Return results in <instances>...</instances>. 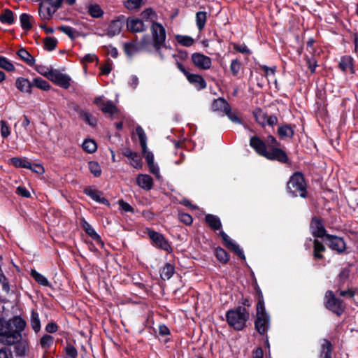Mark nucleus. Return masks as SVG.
<instances>
[{
  "instance_id": "obj_1",
  "label": "nucleus",
  "mask_w": 358,
  "mask_h": 358,
  "mask_svg": "<svg viewBox=\"0 0 358 358\" xmlns=\"http://www.w3.org/2000/svg\"><path fill=\"white\" fill-rule=\"evenodd\" d=\"M26 327V322L22 317L16 316L8 321L0 319V336L2 341L8 345H14L17 357H24L28 351V345L22 339V331Z\"/></svg>"
},
{
  "instance_id": "obj_2",
  "label": "nucleus",
  "mask_w": 358,
  "mask_h": 358,
  "mask_svg": "<svg viewBox=\"0 0 358 358\" xmlns=\"http://www.w3.org/2000/svg\"><path fill=\"white\" fill-rule=\"evenodd\" d=\"M225 316L226 321L230 327L236 331H241L247 326L250 313L246 308L238 306L227 310Z\"/></svg>"
},
{
  "instance_id": "obj_3",
  "label": "nucleus",
  "mask_w": 358,
  "mask_h": 358,
  "mask_svg": "<svg viewBox=\"0 0 358 358\" xmlns=\"http://www.w3.org/2000/svg\"><path fill=\"white\" fill-rule=\"evenodd\" d=\"M307 185L301 172H295L290 177L287 184V192L294 197L298 196L306 198L307 196Z\"/></svg>"
},
{
  "instance_id": "obj_4",
  "label": "nucleus",
  "mask_w": 358,
  "mask_h": 358,
  "mask_svg": "<svg viewBox=\"0 0 358 358\" xmlns=\"http://www.w3.org/2000/svg\"><path fill=\"white\" fill-rule=\"evenodd\" d=\"M150 30L153 40V47L162 58L163 56L161 52V49L166 46L165 41L166 35L165 28L159 22H152Z\"/></svg>"
},
{
  "instance_id": "obj_5",
  "label": "nucleus",
  "mask_w": 358,
  "mask_h": 358,
  "mask_svg": "<svg viewBox=\"0 0 358 358\" xmlns=\"http://www.w3.org/2000/svg\"><path fill=\"white\" fill-rule=\"evenodd\" d=\"M324 306L338 316H341L345 309L343 301L336 297L331 290H327L325 293Z\"/></svg>"
},
{
  "instance_id": "obj_6",
  "label": "nucleus",
  "mask_w": 358,
  "mask_h": 358,
  "mask_svg": "<svg viewBox=\"0 0 358 358\" xmlns=\"http://www.w3.org/2000/svg\"><path fill=\"white\" fill-rule=\"evenodd\" d=\"M270 327V316L266 313L265 307L262 309L256 308V318L255 320V328L257 331L264 335Z\"/></svg>"
},
{
  "instance_id": "obj_7",
  "label": "nucleus",
  "mask_w": 358,
  "mask_h": 358,
  "mask_svg": "<svg viewBox=\"0 0 358 358\" xmlns=\"http://www.w3.org/2000/svg\"><path fill=\"white\" fill-rule=\"evenodd\" d=\"M148 236L151 240L152 245L155 248L166 251L169 253L173 251V248L169 241L165 238L162 234L152 229H148Z\"/></svg>"
},
{
  "instance_id": "obj_8",
  "label": "nucleus",
  "mask_w": 358,
  "mask_h": 358,
  "mask_svg": "<svg viewBox=\"0 0 358 358\" xmlns=\"http://www.w3.org/2000/svg\"><path fill=\"white\" fill-rule=\"evenodd\" d=\"M309 228L311 234L315 238L324 237L326 238V236L328 235L322 220L317 217L315 216L311 219Z\"/></svg>"
},
{
  "instance_id": "obj_9",
  "label": "nucleus",
  "mask_w": 358,
  "mask_h": 358,
  "mask_svg": "<svg viewBox=\"0 0 358 358\" xmlns=\"http://www.w3.org/2000/svg\"><path fill=\"white\" fill-rule=\"evenodd\" d=\"M125 22L128 31L133 33H141L146 31L148 26L145 25L143 20L136 17H126Z\"/></svg>"
},
{
  "instance_id": "obj_10",
  "label": "nucleus",
  "mask_w": 358,
  "mask_h": 358,
  "mask_svg": "<svg viewBox=\"0 0 358 358\" xmlns=\"http://www.w3.org/2000/svg\"><path fill=\"white\" fill-rule=\"evenodd\" d=\"M191 57L192 63L200 69L207 70L211 67V59L203 54L194 52Z\"/></svg>"
},
{
  "instance_id": "obj_11",
  "label": "nucleus",
  "mask_w": 358,
  "mask_h": 358,
  "mask_svg": "<svg viewBox=\"0 0 358 358\" xmlns=\"http://www.w3.org/2000/svg\"><path fill=\"white\" fill-rule=\"evenodd\" d=\"M49 80L64 89H68L70 87L71 78L56 69H54L52 73L50 74Z\"/></svg>"
},
{
  "instance_id": "obj_12",
  "label": "nucleus",
  "mask_w": 358,
  "mask_h": 358,
  "mask_svg": "<svg viewBox=\"0 0 358 358\" xmlns=\"http://www.w3.org/2000/svg\"><path fill=\"white\" fill-rule=\"evenodd\" d=\"M325 240L328 242L329 247L338 253H343L345 250L346 244L342 238L329 234L326 236Z\"/></svg>"
},
{
  "instance_id": "obj_13",
  "label": "nucleus",
  "mask_w": 358,
  "mask_h": 358,
  "mask_svg": "<svg viewBox=\"0 0 358 358\" xmlns=\"http://www.w3.org/2000/svg\"><path fill=\"white\" fill-rule=\"evenodd\" d=\"M264 157L269 160H275L280 163H287L289 158L286 152L280 148H272L270 150H267Z\"/></svg>"
},
{
  "instance_id": "obj_14",
  "label": "nucleus",
  "mask_w": 358,
  "mask_h": 358,
  "mask_svg": "<svg viewBox=\"0 0 358 358\" xmlns=\"http://www.w3.org/2000/svg\"><path fill=\"white\" fill-rule=\"evenodd\" d=\"M125 23V16L120 15L115 20H113L107 29V35L110 37L118 35Z\"/></svg>"
},
{
  "instance_id": "obj_15",
  "label": "nucleus",
  "mask_w": 358,
  "mask_h": 358,
  "mask_svg": "<svg viewBox=\"0 0 358 358\" xmlns=\"http://www.w3.org/2000/svg\"><path fill=\"white\" fill-rule=\"evenodd\" d=\"M219 235L221 236L225 246L229 250L234 251L241 259H245V256L239 245L234 243L224 231H220Z\"/></svg>"
},
{
  "instance_id": "obj_16",
  "label": "nucleus",
  "mask_w": 358,
  "mask_h": 358,
  "mask_svg": "<svg viewBox=\"0 0 358 358\" xmlns=\"http://www.w3.org/2000/svg\"><path fill=\"white\" fill-rule=\"evenodd\" d=\"M250 145L259 155L264 157L267 150L266 142L257 136H253L250 139Z\"/></svg>"
},
{
  "instance_id": "obj_17",
  "label": "nucleus",
  "mask_w": 358,
  "mask_h": 358,
  "mask_svg": "<svg viewBox=\"0 0 358 358\" xmlns=\"http://www.w3.org/2000/svg\"><path fill=\"white\" fill-rule=\"evenodd\" d=\"M122 154L131 160L130 164L134 168L139 169L142 167L141 158L138 152L127 148L122 150Z\"/></svg>"
},
{
  "instance_id": "obj_18",
  "label": "nucleus",
  "mask_w": 358,
  "mask_h": 358,
  "mask_svg": "<svg viewBox=\"0 0 358 358\" xmlns=\"http://www.w3.org/2000/svg\"><path fill=\"white\" fill-rule=\"evenodd\" d=\"M83 192L90 196L91 199H92L94 201L104 204L106 206H110V202L108 199H106L104 197H102V192L94 189L90 187H87L84 189Z\"/></svg>"
},
{
  "instance_id": "obj_19",
  "label": "nucleus",
  "mask_w": 358,
  "mask_h": 358,
  "mask_svg": "<svg viewBox=\"0 0 358 358\" xmlns=\"http://www.w3.org/2000/svg\"><path fill=\"white\" fill-rule=\"evenodd\" d=\"M333 345L327 339H322L320 347L319 358H332Z\"/></svg>"
},
{
  "instance_id": "obj_20",
  "label": "nucleus",
  "mask_w": 358,
  "mask_h": 358,
  "mask_svg": "<svg viewBox=\"0 0 358 358\" xmlns=\"http://www.w3.org/2000/svg\"><path fill=\"white\" fill-rule=\"evenodd\" d=\"M15 87L22 93L31 94L33 83H31V82H30L27 78L19 77L15 80Z\"/></svg>"
},
{
  "instance_id": "obj_21",
  "label": "nucleus",
  "mask_w": 358,
  "mask_h": 358,
  "mask_svg": "<svg viewBox=\"0 0 358 358\" xmlns=\"http://www.w3.org/2000/svg\"><path fill=\"white\" fill-rule=\"evenodd\" d=\"M136 183L141 188L147 191L153 187V180L147 174H139L136 178Z\"/></svg>"
},
{
  "instance_id": "obj_22",
  "label": "nucleus",
  "mask_w": 358,
  "mask_h": 358,
  "mask_svg": "<svg viewBox=\"0 0 358 358\" xmlns=\"http://www.w3.org/2000/svg\"><path fill=\"white\" fill-rule=\"evenodd\" d=\"M186 78L191 84L194 85L199 90L205 89L207 86L206 80L199 74H192L189 73L187 75Z\"/></svg>"
},
{
  "instance_id": "obj_23",
  "label": "nucleus",
  "mask_w": 358,
  "mask_h": 358,
  "mask_svg": "<svg viewBox=\"0 0 358 358\" xmlns=\"http://www.w3.org/2000/svg\"><path fill=\"white\" fill-rule=\"evenodd\" d=\"M75 110L78 113L80 117L89 125L95 127L97 124V119L90 113L85 110L80 109L78 106L75 107Z\"/></svg>"
},
{
  "instance_id": "obj_24",
  "label": "nucleus",
  "mask_w": 358,
  "mask_h": 358,
  "mask_svg": "<svg viewBox=\"0 0 358 358\" xmlns=\"http://www.w3.org/2000/svg\"><path fill=\"white\" fill-rule=\"evenodd\" d=\"M326 251L324 245L318 239L315 238L313 241V256L315 260H321L324 259L323 252Z\"/></svg>"
},
{
  "instance_id": "obj_25",
  "label": "nucleus",
  "mask_w": 358,
  "mask_h": 358,
  "mask_svg": "<svg viewBox=\"0 0 358 358\" xmlns=\"http://www.w3.org/2000/svg\"><path fill=\"white\" fill-rule=\"evenodd\" d=\"M205 222L208 227L214 230H220L222 228V223L218 216L213 214H207L205 216Z\"/></svg>"
},
{
  "instance_id": "obj_26",
  "label": "nucleus",
  "mask_w": 358,
  "mask_h": 358,
  "mask_svg": "<svg viewBox=\"0 0 358 358\" xmlns=\"http://www.w3.org/2000/svg\"><path fill=\"white\" fill-rule=\"evenodd\" d=\"M229 107L230 105L228 103V102L224 98L222 97L214 99L211 105V108L213 111L222 112L224 113L226 112L227 110H229Z\"/></svg>"
},
{
  "instance_id": "obj_27",
  "label": "nucleus",
  "mask_w": 358,
  "mask_h": 358,
  "mask_svg": "<svg viewBox=\"0 0 358 358\" xmlns=\"http://www.w3.org/2000/svg\"><path fill=\"white\" fill-rule=\"evenodd\" d=\"M124 51L127 56L131 57L135 53L141 51V49L137 41H132L124 44Z\"/></svg>"
},
{
  "instance_id": "obj_28",
  "label": "nucleus",
  "mask_w": 358,
  "mask_h": 358,
  "mask_svg": "<svg viewBox=\"0 0 358 358\" xmlns=\"http://www.w3.org/2000/svg\"><path fill=\"white\" fill-rule=\"evenodd\" d=\"M278 134L281 138H292L294 135V128L290 124H282L278 127Z\"/></svg>"
},
{
  "instance_id": "obj_29",
  "label": "nucleus",
  "mask_w": 358,
  "mask_h": 358,
  "mask_svg": "<svg viewBox=\"0 0 358 358\" xmlns=\"http://www.w3.org/2000/svg\"><path fill=\"white\" fill-rule=\"evenodd\" d=\"M83 227L86 232L96 243L103 245L101 236L95 231L93 227L86 221H84Z\"/></svg>"
},
{
  "instance_id": "obj_30",
  "label": "nucleus",
  "mask_w": 358,
  "mask_h": 358,
  "mask_svg": "<svg viewBox=\"0 0 358 358\" xmlns=\"http://www.w3.org/2000/svg\"><path fill=\"white\" fill-rule=\"evenodd\" d=\"M17 55L22 61H24L29 66H31L34 64V57L26 49L23 48H20L17 51Z\"/></svg>"
},
{
  "instance_id": "obj_31",
  "label": "nucleus",
  "mask_w": 358,
  "mask_h": 358,
  "mask_svg": "<svg viewBox=\"0 0 358 358\" xmlns=\"http://www.w3.org/2000/svg\"><path fill=\"white\" fill-rule=\"evenodd\" d=\"M0 22L3 24H12L14 22V13L8 9L5 8L0 14Z\"/></svg>"
},
{
  "instance_id": "obj_32",
  "label": "nucleus",
  "mask_w": 358,
  "mask_h": 358,
  "mask_svg": "<svg viewBox=\"0 0 358 358\" xmlns=\"http://www.w3.org/2000/svg\"><path fill=\"white\" fill-rule=\"evenodd\" d=\"M175 272L174 266L170 263H166L164 266L160 271V276L162 280H169Z\"/></svg>"
},
{
  "instance_id": "obj_33",
  "label": "nucleus",
  "mask_w": 358,
  "mask_h": 358,
  "mask_svg": "<svg viewBox=\"0 0 358 358\" xmlns=\"http://www.w3.org/2000/svg\"><path fill=\"white\" fill-rule=\"evenodd\" d=\"M136 132L139 139V143L142 148V152L145 153L147 150V137L143 129L141 126H137Z\"/></svg>"
},
{
  "instance_id": "obj_34",
  "label": "nucleus",
  "mask_w": 358,
  "mask_h": 358,
  "mask_svg": "<svg viewBox=\"0 0 358 358\" xmlns=\"http://www.w3.org/2000/svg\"><path fill=\"white\" fill-rule=\"evenodd\" d=\"M87 11L89 15L94 18H100L104 14V12L101 9V6L96 3L89 5L87 6Z\"/></svg>"
},
{
  "instance_id": "obj_35",
  "label": "nucleus",
  "mask_w": 358,
  "mask_h": 358,
  "mask_svg": "<svg viewBox=\"0 0 358 358\" xmlns=\"http://www.w3.org/2000/svg\"><path fill=\"white\" fill-rule=\"evenodd\" d=\"M10 162L17 168H31V163L24 158L15 157L11 158Z\"/></svg>"
},
{
  "instance_id": "obj_36",
  "label": "nucleus",
  "mask_w": 358,
  "mask_h": 358,
  "mask_svg": "<svg viewBox=\"0 0 358 358\" xmlns=\"http://www.w3.org/2000/svg\"><path fill=\"white\" fill-rule=\"evenodd\" d=\"M101 110L103 113L109 114L110 115H113L118 111L117 108L113 101L110 100L107 101L106 103H102Z\"/></svg>"
},
{
  "instance_id": "obj_37",
  "label": "nucleus",
  "mask_w": 358,
  "mask_h": 358,
  "mask_svg": "<svg viewBox=\"0 0 358 358\" xmlns=\"http://www.w3.org/2000/svg\"><path fill=\"white\" fill-rule=\"evenodd\" d=\"M253 115L258 124H259L263 127L266 126L267 114L264 113L261 108H256L253 111Z\"/></svg>"
},
{
  "instance_id": "obj_38",
  "label": "nucleus",
  "mask_w": 358,
  "mask_h": 358,
  "mask_svg": "<svg viewBox=\"0 0 358 358\" xmlns=\"http://www.w3.org/2000/svg\"><path fill=\"white\" fill-rule=\"evenodd\" d=\"M32 16L27 14L22 13L20 16V21L21 24V27L24 30H30L32 28V24L31 22L32 20Z\"/></svg>"
},
{
  "instance_id": "obj_39",
  "label": "nucleus",
  "mask_w": 358,
  "mask_h": 358,
  "mask_svg": "<svg viewBox=\"0 0 358 358\" xmlns=\"http://www.w3.org/2000/svg\"><path fill=\"white\" fill-rule=\"evenodd\" d=\"M215 257L222 264H226L229 260V255L227 252L220 247L215 249Z\"/></svg>"
},
{
  "instance_id": "obj_40",
  "label": "nucleus",
  "mask_w": 358,
  "mask_h": 358,
  "mask_svg": "<svg viewBox=\"0 0 358 358\" xmlns=\"http://www.w3.org/2000/svg\"><path fill=\"white\" fill-rule=\"evenodd\" d=\"M207 20V13L205 11H199L196 13V22L198 29L201 31L203 29Z\"/></svg>"
},
{
  "instance_id": "obj_41",
  "label": "nucleus",
  "mask_w": 358,
  "mask_h": 358,
  "mask_svg": "<svg viewBox=\"0 0 358 358\" xmlns=\"http://www.w3.org/2000/svg\"><path fill=\"white\" fill-rule=\"evenodd\" d=\"M31 326L35 332H38L41 329V322L38 313L35 310L31 312L30 319Z\"/></svg>"
},
{
  "instance_id": "obj_42",
  "label": "nucleus",
  "mask_w": 358,
  "mask_h": 358,
  "mask_svg": "<svg viewBox=\"0 0 358 358\" xmlns=\"http://www.w3.org/2000/svg\"><path fill=\"white\" fill-rule=\"evenodd\" d=\"M54 338L49 335L45 334L40 340V345L43 350L47 351L53 344Z\"/></svg>"
},
{
  "instance_id": "obj_43",
  "label": "nucleus",
  "mask_w": 358,
  "mask_h": 358,
  "mask_svg": "<svg viewBox=\"0 0 358 358\" xmlns=\"http://www.w3.org/2000/svg\"><path fill=\"white\" fill-rule=\"evenodd\" d=\"M176 39L178 43L185 47H190L194 43V38L189 36L178 34L176 36Z\"/></svg>"
},
{
  "instance_id": "obj_44",
  "label": "nucleus",
  "mask_w": 358,
  "mask_h": 358,
  "mask_svg": "<svg viewBox=\"0 0 358 358\" xmlns=\"http://www.w3.org/2000/svg\"><path fill=\"white\" fill-rule=\"evenodd\" d=\"M31 277L40 285L43 286H49L50 283L48 279L40 273L35 270H32L31 272Z\"/></svg>"
},
{
  "instance_id": "obj_45",
  "label": "nucleus",
  "mask_w": 358,
  "mask_h": 358,
  "mask_svg": "<svg viewBox=\"0 0 358 358\" xmlns=\"http://www.w3.org/2000/svg\"><path fill=\"white\" fill-rule=\"evenodd\" d=\"M82 146H83V150L88 153H93L97 149L96 143L92 139L85 140Z\"/></svg>"
},
{
  "instance_id": "obj_46",
  "label": "nucleus",
  "mask_w": 358,
  "mask_h": 358,
  "mask_svg": "<svg viewBox=\"0 0 358 358\" xmlns=\"http://www.w3.org/2000/svg\"><path fill=\"white\" fill-rule=\"evenodd\" d=\"M339 68L343 72H346L348 69H352V59L350 57H343L339 62Z\"/></svg>"
},
{
  "instance_id": "obj_47",
  "label": "nucleus",
  "mask_w": 358,
  "mask_h": 358,
  "mask_svg": "<svg viewBox=\"0 0 358 358\" xmlns=\"http://www.w3.org/2000/svg\"><path fill=\"white\" fill-rule=\"evenodd\" d=\"M350 269L348 268H343L338 275V287L341 288L350 277Z\"/></svg>"
},
{
  "instance_id": "obj_48",
  "label": "nucleus",
  "mask_w": 358,
  "mask_h": 358,
  "mask_svg": "<svg viewBox=\"0 0 358 358\" xmlns=\"http://www.w3.org/2000/svg\"><path fill=\"white\" fill-rule=\"evenodd\" d=\"M88 168L94 177H99L101 176V169L97 162L90 161L88 163Z\"/></svg>"
},
{
  "instance_id": "obj_49",
  "label": "nucleus",
  "mask_w": 358,
  "mask_h": 358,
  "mask_svg": "<svg viewBox=\"0 0 358 358\" xmlns=\"http://www.w3.org/2000/svg\"><path fill=\"white\" fill-rule=\"evenodd\" d=\"M31 83H33V87L36 86V87L43 90H48L50 88V85L48 82L39 77L33 79Z\"/></svg>"
},
{
  "instance_id": "obj_50",
  "label": "nucleus",
  "mask_w": 358,
  "mask_h": 358,
  "mask_svg": "<svg viewBox=\"0 0 358 358\" xmlns=\"http://www.w3.org/2000/svg\"><path fill=\"white\" fill-rule=\"evenodd\" d=\"M0 68L7 71H13L15 69L14 65L6 57L3 56H0Z\"/></svg>"
},
{
  "instance_id": "obj_51",
  "label": "nucleus",
  "mask_w": 358,
  "mask_h": 358,
  "mask_svg": "<svg viewBox=\"0 0 358 358\" xmlns=\"http://www.w3.org/2000/svg\"><path fill=\"white\" fill-rule=\"evenodd\" d=\"M142 19L148 21L150 20L152 22H155L156 13L152 8H147L141 13Z\"/></svg>"
},
{
  "instance_id": "obj_52",
  "label": "nucleus",
  "mask_w": 358,
  "mask_h": 358,
  "mask_svg": "<svg viewBox=\"0 0 358 358\" xmlns=\"http://www.w3.org/2000/svg\"><path fill=\"white\" fill-rule=\"evenodd\" d=\"M242 64L238 59H233L230 64V71L234 76H237L241 69Z\"/></svg>"
},
{
  "instance_id": "obj_53",
  "label": "nucleus",
  "mask_w": 358,
  "mask_h": 358,
  "mask_svg": "<svg viewBox=\"0 0 358 358\" xmlns=\"http://www.w3.org/2000/svg\"><path fill=\"white\" fill-rule=\"evenodd\" d=\"M57 44V40L52 37H46L44 40L45 48L48 51L54 50Z\"/></svg>"
},
{
  "instance_id": "obj_54",
  "label": "nucleus",
  "mask_w": 358,
  "mask_h": 358,
  "mask_svg": "<svg viewBox=\"0 0 358 358\" xmlns=\"http://www.w3.org/2000/svg\"><path fill=\"white\" fill-rule=\"evenodd\" d=\"M59 29L66 34L72 40L75 39L78 36V34H76V31L71 27L62 26L59 27Z\"/></svg>"
},
{
  "instance_id": "obj_55",
  "label": "nucleus",
  "mask_w": 358,
  "mask_h": 358,
  "mask_svg": "<svg viewBox=\"0 0 358 358\" xmlns=\"http://www.w3.org/2000/svg\"><path fill=\"white\" fill-rule=\"evenodd\" d=\"M35 69L36 70V71L45 76L48 79L50 78V74L52 73V71L54 69H50L48 67H47L46 66H44V65H36V67H35Z\"/></svg>"
},
{
  "instance_id": "obj_56",
  "label": "nucleus",
  "mask_w": 358,
  "mask_h": 358,
  "mask_svg": "<svg viewBox=\"0 0 358 358\" xmlns=\"http://www.w3.org/2000/svg\"><path fill=\"white\" fill-rule=\"evenodd\" d=\"M65 352L68 358H77L78 351L76 348L71 343H67L64 348Z\"/></svg>"
},
{
  "instance_id": "obj_57",
  "label": "nucleus",
  "mask_w": 358,
  "mask_h": 358,
  "mask_svg": "<svg viewBox=\"0 0 358 358\" xmlns=\"http://www.w3.org/2000/svg\"><path fill=\"white\" fill-rule=\"evenodd\" d=\"M1 124V136L3 138H8L10 134V129L8 123L5 120L0 121Z\"/></svg>"
},
{
  "instance_id": "obj_58",
  "label": "nucleus",
  "mask_w": 358,
  "mask_h": 358,
  "mask_svg": "<svg viewBox=\"0 0 358 358\" xmlns=\"http://www.w3.org/2000/svg\"><path fill=\"white\" fill-rule=\"evenodd\" d=\"M257 297V303L256 305V308L262 309V308H264V299L263 296L262 292L261 289L257 286L255 288Z\"/></svg>"
},
{
  "instance_id": "obj_59",
  "label": "nucleus",
  "mask_w": 358,
  "mask_h": 358,
  "mask_svg": "<svg viewBox=\"0 0 358 358\" xmlns=\"http://www.w3.org/2000/svg\"><path fill=\"white\" fill-rule=\"evenodd\" d=\"M143 3V0H127L124 6L129 10H134L138 8Z\"/></svg>"
},
{
  "instance_id": "obj_60",
  "label": "nucleus",
  "mask_w": 358,
  "mask_h": 358,
  "mask_svg": "<svg viewBox=\"0 0 358 358\" xmlns=\"http://www.w3.org/2000/svg\"><path fill=\"white\" fill-rule=\"evenodd\" d=\"M224 114L228 117V118L236 124H241V120L238 116V114L236 113L232 112L231 109V106L229 108V110H227Z\"/></svg>"
},
{
  "instance_id": "obj_61",
  "label": "nucleus",
  "mask_w": 358,
  "mask_h": 358,
  "mask_svg": "<svg viewBox=\"0 0 358 358\" xmlns=\"http://www.w3.org/2000/svg\"><path fill=\"white\" fill-rule=\"evenodd\" d=\"M265 142L266 144V147L268 146L270 149H271L272 148H278L280 146V143H279L276 140V138L272 135L268 136Z\"/></svg>"
},
{
  "instance_id": "obj_62",
  "label": "nucleus",
  "mask_w": 358,
  "mask_h": 358,
  "mask_svg": "<svg viewBox=\"0 0 358 358\" xmlns=\"http://www.w3.org/2000/svg\"><path fill=\"white\" fill-rule=\"evenodd\" d=\"M336 293L338 294L341 296L349 299H352L355 295V292L352 289H348V290H341L339 288L336 291Z\"/></svg>"
},
{
  "instance_id": "obj_63",
  "label": "nucleus",
  "mask_w": 358,
  "mask_h": 358,
  "mask_svg": "<svg viewBox=\"0 0 358 358\" xmlns=\"http://www.w3.org/2000/svg\"><path fill=\"white\" fill-rule=\"evenodd\" d=\"M149 170L150 173H152L157 180L161 179V176L159 173V169L157 164H155V162L148 164Z\"/></svg>"
},
{
  "instance_id": "obj_64",
  "label": "nucleus",
  "mask_w": 358,
  "mask_h": 358,
  "mask_svg": "<svg viewBox=\"0 0 358 358\" xmlns=\"http://www.w3.org/2000/svg\"><path fill=\"white\" fill-rule=\"evenodd\" d=\"M118 204L123 211L130 212L132 213H134V208L129 203L125 202L124 200H122V199L119 200Z\"/></svg>"
}]
</instances>
